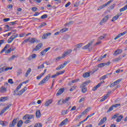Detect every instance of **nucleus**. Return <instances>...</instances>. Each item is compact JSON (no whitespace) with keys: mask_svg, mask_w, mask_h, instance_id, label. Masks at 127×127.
I'll return each mask as SVG.
<instances>
[{"mask_svg":"<svg viewBox=\"0 0 127 127\" xmlns=\"http://www.w3.org/2000/svg\"><path fill=\"white\" fill-rule=\"evenodd\" d=\"M37 55H36V54H33L31 55V56H30L29 58H28V60L29 61H31V60L33 59H35V58L37 57Z\"/></svg>","mask_w":127,"mask_h":127,"instance_id":"4be33fe9","label":"nucleus"},{"mask_svg":"<svg viewBox=\"0 0 127 127\" xmlns=\"http://www.w3.org/2000/svg\"><path fill=\"white\" fill-rule=\"evenodd\" d=\"M120 82H122V79H119L115 81L114 82L111 83L110 84V87H115V86H117V85H119V83H120Z\"/></svg>","mask_w":127,"mask_h":127,"instance_id":"9d476101","label":"nucleus"},{"mask_svg":"<svg viewBox=\"0 0 127 127\" xmlns=\"http://www.w3.org/2000/svg\"><path fill=\"white\" fill-rule=\"evenodd\" d=\"M26 90H27V87H24L22 90L18 91L17 94H15L16 92H14V95L21 96V95H22Z\"/></svg>","mask_w":127,"mask_h":127,"instance_id":"39448f33","label":"nucleus"},{"mask_svg":"<svg viewBox=\"0 0 127 127\" xmlns=\"http://www.w3.org/2000/svg\"><path fill=\"white\" fill-rule=\"evenodd\" d=\"M113 1H114V0H110L108 1L107 3L104 4L98 7V8L97 9V10H101V9H102V8L106 7V6L108 5V4H110V3H111V2H113Z\"/></svg>","mask_w":127,"mask_h":127,"instance_id":"423d86ee","label":"nucleus"},{"mask_svg":"<svg viewBox=\"0 0 127 127\" xmlns=\"http://www.w3.org/2000/svg\"><path fill=\"white\" fill-rule=\"evenodd\" d=\"M18 37V34L16 33H14V35H12L8 40V43H11L13 41L14 39H15L16 37Z\"/></svg>","mask_w":127,"mask_h":127,"instance_id":"20e7f679","label":"nucleus"},{"mask_svg":"<svg viewBox=\"0 0 127 127\" xmlns=\"http://www.w3.org/2000/svg\"><path fill=\"white\" fill-rule=\"evenodd\" d=\"M16 57H18V56H15V55H13L8 59V61H12V60H13L15 58H16Z\"/></svg>","mask_w":127,"mask_h":127,"instance_id":"f704fd0d","label":"nucleus"},{"mask_svg":"<svg viewBox=\"0 0 127 127\" xmlns=\"http://www.w3.org/2000/svg\"><path fill=\"white\" fill-rule=\"evenodd\" d=\"M52 102H53L52 99H50V100H48V101H47L46 102L45 106L46 107H49V105H51V104H52Z\"/></svg>","mask_w":127,"mask_h":127,"instance_id":"cd10ccee","label":"nucleus"},{"mask_svg":"<svg viewBox=\"0 0 127 127\" xmlns=\"http://www.w3.org/2000/svg\"><path fill=\"white\" fill-rule=\"evenodd\" d=\"M125 10H127V8L126 7V6L120 9V12H123V11H125Z\"/></svg>","mask_w":127,"mask_h":127,"instance_id":"8fccbe9b","label":"nucleus"},{"mask_svg":"<svg viewBox=\"0 0 127 127\" xmlns=\"http://www.w3.org/2000/svg\"><path fill=\"white\" fill-rule=\"evenodd\" d=\"M8 83H9L10 84H13V81H12V79H9L8 80Z\"/></svg>","mask_w":127,"mask_h":127,"instance_id":"774afa93","label":"nucleus"},{"mask_svg":"<svg viewBox=\"0 0 127 127\" xmlns=\"http://www.w3.org/2000/svg\"><path fill=\"white\" fill-rule=\"evenodd\" d=\"M42 47H43V44H42V43H40L35 47V48L33 49L32 52L34 51H38V50H40Z\"/></svg>","mask_w":127,"mask_h":127,"instance_id":"7ed1b4c3","label":"nucleus"},{"mask_svg":"<svg viewBox=\"0 0 127 127\" xmlns=\"http://www.w3.org/2000/svg\"><path fill=\"white\" fill-rule=\"evenodd\" d=\"M10 24H12V25H15V24H16V23H17V21H15L14 22H10Z\"/></svg>","mask_w":127,"mask_h":127,"instance_id":"69168bd1","label":"nucleus"},{"mask_svg":"<svg viewBox=\"0 0 127 127\" xmlns=\"http://www.w3.org/2000/svg\"><path fill=\"white\" fill-rule=\"evenodd\" d=\"M127 30L125 31H124L123 33H121L119 34L118 35H117L115 38V40H117V39H119L121 36H124L125 34H127Z\"/></svg>","mask_w":127,"mask_h":127,"instance_id":"f3484780","label":"nucleus"},{"mask_svg":"<svg viewBox=\"0 0 127 127\" xmlns=\"http://www.w3.org/2000/svg\"><path fill=\"white\" fill-rule=\"evenodd\" d=\"M67 123H68V119H65L60 124V127L67 125Z\"/></svg>","mask_w":127,"mask_h":127,"instance_id":"a878e982","label":"nucleus"},{"mask_svg":"<svg viewBox=\"0 0 127 127\" xmlns=\"http://www.w3.org/2000/svg\"><path fill=\"white\" fill-rule=\"evenodd\" d=\"M28 80H27L25 81H23L22 83H20L18 85V86L16 87L15 90H14V93H16V92H18V90L21 88V86L23 85V84H27V82H28Z\"/></svg>","mask_w":127,"mask_h":127,"instance_id":"1a4fd4ad","label":"nucleus"},{"mask_svg":"<svg viewBox=\"0 0 127 127\" xmlns=\"http://www.w3.org/2000/svg\"><path fill=\"white\" fill-rule=\"evenodd\" d=\"M106 78H108V74L103 75L100 78V79L101 80H105Z\"/></svg>","mask_w":127,"mask_h":127,"instance_id":"603ef678","label":"nucleus"},{"mask_svg":"<svg viewBox=\"0 0 127 127\" xmlns=\"http://www.w3.org/2000/svg\"><path fill=\"white\" fill-rule=\"evenodd\" d=\"M18 122V118H16L13 120L11 124H9V127H15V125Z\"/></svg>","mask_w":127,"mask_h":127,"instance_id":"ddd939ff","label":"nucleus"},{"mask_svg":"<svg viewBox=\"0 0 127 127\" xmlns=\"http://www.w3.org/2000/svg\"><path fill=\"white\" fill-rule=\"evenodd\" d=\"M76 87L77 86H72L70 89V92L74 91V90H75Z\"/></svg>","mask_w":127,"mask_h":127,"instance_id":"338daca9","label":"nucleus"},{"mask_svg":"<svg viewBox=\"0 0 127 127\" xmlns=\"http://www.w3.org/2000/svg\"><path fill=\"white\" fill-rule=\"evenodd\" d=\"M35 117V116H34V115L26 114L23 116V120H26L25 122V124H26V125H27V124H29V123L31 122V121L30 120H34Z\"/></svg>","mask_w":127,"mask_h":127,"instance_id":"f257e3e1","label":"nucleus"},{"mask_svg":"<svg viewBox=\"0 0 127 127\" xmlns=\"http://www.w3.org/2000/svg\"><path fill=\"white\" fill-rule=\"evenodd\" d=\"M64 73H65V70L57 72V74H58V76H59V75H62Z\"/></svg>","mask_w":127,"mask_h":127,"instance_id":"a18cd8bd","label":"nucleus"},{"mask_svg":"<svg viewBox=\"0 0 127 127\" xmlns=\"http://www.w3.org/2000/svg\"><path fill=\"white\" fill-rule=\"evenodd\" d=\"M22 70L21 69H19L17 73V76H19V75H21V74H22Z\"/></svg>","mask_w":127,"mask_h":127,"instance_id":"5fc2aeb1","label":"nucleus"},{"mask_svg":"<svg viewBox=\"0 0 127 127\" xmlns=\"http://www.w3.org/2000/svg\"><path fill=\"white\" fill-rule=\"evenodd\" d=\"M69 100H70V97H67V98L63 100L60 99L58 102V105L59 106H60V105H63V104H66V102H68Z\"/></svg>","mask_w":127,"mask_h":127,"instance_id":"0eeeda50","label":"nucleus"},{"mask_svg":"<svg viewBox=\"0 0 127 127\" xmlns=\"http://www.w3.org/2000/svg\"><path fill=\"white\" fill-rule=\"evenodd\" d=\"M73 23H74V21H71L65 24L64 25H65V26H69V25H72V24H73Z\"/></svg>","mask_w":127,"mask_h":127,"instance_id":"79ce46f5","label":"nucleus"},{"mask_svg":"<svg viewBox=\"0 0 127 127\" xmlns=\"http://www.w3.org/2000/svg\"><path fill=\"white\" fill-rule=\"evenodd\" d=\"M0 125L2 126V127H6L7 125H8V123L7 122L0 121Z\"/></svg>","mask_w":127,"mask_h":127,"instance_id":"bb28decb","label":"nucleus"},{"mask_svg":"<svg viewBox=\"0 0 127 127\" xmlns=\"http://www.w3.org/2000/svg\"><path fill=\"white\" fill-rule=\"evenodd\" d=\"M124 118V116L123 115H120V116H118L117 117V119L116 120V121L117 123H120L123 120V118Z\"/></svg>","mask_w":127,"mask_h":127,"instance_id":"c756f323","label":"nucleus"},{"mask_svg":"<svg viewBox=\"0 0 127 127\" xmlns=\"http://www.w3.org/2000/svg\"><path fill=\"white\" fill-rule=\"evenodd\" d=\"M6 92V88H4L3 87H1L0 88V93H5Z\"/></svg>","mask_w":127,"mask_h":127,"instance_id":"473e14b6","label":"nucleus"},{"mask_svg":"<svg viewBox=\"0 0 127 127\" xmlns=\"http://www.w3.org/2000/svg\"><path fill=\"white\" fill-rule=\"evenodd\" d=\"M110 64H111V63L110 62L106 63H101L98 64V67H99V68H102V67H105V66H109Z\"/></svg>","mask_w":127,"mask_h":127,"instance_id":"dca6fc26","label":"nucleus"},{"mask_svg":"<svg viewBox=\"0 0 127 127\" xmlns=\"http://www.w3.org/2000/svg\"><path fill=\"white\" fill-rule=\"evenodd\" d=\"M64 91H65V89L64 88L60 89L57 93V97H58L59 96H60L61 95H62Z\"/></svg>","mask_w":127,"mask_h":127,"instance_id":"aec40b11","label":"nucleus"},{"mask_svg":"<svg viewBox=\"0 0 127 127\" xmlns=\"http://www.w3.org/2000/svg\"><path fill=\"white\" fill-rule=\"evenodd\" d=\"M43 68H44V64H41L37 67V69H42Z\"/></svg>","mask_w":127,"mask_h":127,"instance_id":"864d4df0","label":"nucleus"},{"mask_svg":"<svg viewBox=\"0 0 127 127\" xmlns=\"http://www.w3.org/2000/svg\"><path fill=\"white\" fill-rule=\"evenodd\" d=\"M6 49H7V48L5 46L4 48L1 51L0 54H1V53H3V52H4V51H5V50H6Z\"/></svg>","mask_w":127,"mask_h":127,"instance_id":"052dcab7","label":"nucleus"},{"mask_svg":"<svg viewBox=\"0 0 127 127\" xmlns=\"http://www.w3.org/2000/svg\"><path fill=\"white\" fill-rule=\"evenodd\" d=\"M5 27H7V28H8V30H6L5 31H9V30H10L12 28L9 27V25H5Z\"/></svg>","mask_w":127,"mask_h":127,"instance_id":"e2e57ef3","label":"nucleus"},{"mask_svg":"<svg viewBox=\"0 0 127 127\" xmlns=\"http://www.w3.org/2000/svg\"><path fill=\"white\" fill-rule=\"evenodd\" d=\"M104 83H105V81H102L100 83H98L97 85L93 88L92 91H96V90L99 88L100 86H102V85H103Z\"/></svg>","mask_w":127,"mask_h":127,"instance_id":"6ab92c4d","label":"nucleus"},{"mask_svg":"<svg viewBox=\"0 0 127 127\" xmlns=\"http://www.w3.org/2000/svg\"><path fill=\"white\" fill-rule=\"evenodd\" d=\"M109 17H110V15H107L103 18V20H104L105 22H107V21L109 19Z\"/></svg>","mask_w":127,"mask_h":127,"instance_id":"37998d69","label":"nucleus"},{"mask_svg":"<svg viewBox=\"0 0 127 127\" xmlns=\"http://www.w3.org/2000/svg\"><path fill=\"white\" fill-rule=\"evenodd\" d=\"M51 49V47H48L45 49H44V50H43L41 53V56H44V55L45 54H46V52L49 51V50H50V49Z\"/></svg>","mask_w":127,"mask_h":127,"instance_id":"a211bd4d","label":"nucleus"},{"mask_svg":"<svg viewBox=\"0 0 127 127\" xmlns=\"http://www.w3.org/2000/svg\"><path fill=\"white\" fill-rule=\"evenodd\" d=\"M9 49L10 51V52H11V51H14V50H15V49H16V48L15 47H12L10 48Z\"/></svg>","mask_w":127,"mask_h":127,"instance_id":"6e6d98bb","label":"nucleus"},{"mask_svg":"<svg viewBox=\"0 0 127 127\" xmlns=\"http://www.w3.org/2000/svg\"><path fill=\"white\" fill-rule=\"evenodd\" d=\"M42 39H46L47 38V37L46 36V33L44 34L42 36Z\"/></svg>","mask_w":127,"mask_h":127,"instance_id":"0e129e2a","label":"nucleus"},{"mask_svg":"<svg viewBox=\"0 0 127 127\" xmlns=\"http://www.w3.org/2000/svg\"><path fill=\"white\" fill-rule=\"evenodd\" d=\"M115 6H116V4H113V5H111L108 7V9H109V10H112V9H114V8H115Z\"/></svg>","mask_w":127,"mask_h":127,"instance_id":"a19ab883","label":"nucleus"},{"mask_svg":"<svg viewBox=\"0 0 127 127\" xmlns=\"http://www.w3.org/2000/svg\"><path fill=\"white\" fill-rule=\"evenodd\" d=\"M121 59H122V58H121V57H119L117 58L114 59L113 60V62H118V61H120Z\"/></svg>","mask_w":127,"mask_h":127,"instance_id":"c03bdc74","label":"nucleus"},{"mask_svg":"<svg viewBox=\"0 0 127 127\" xmlns=\"http://www.w3.org/2000/svg\"><path fill=\"white\" fill-rule=\"evenodd\" d=\"M91 45H93V42L89 43L87 45H86V46L83 47L82 48V49H88V48L89 47H90V46H91Z\"/></svg>","mask_w":127,"mask_h":127,"instance_id":"c85d7f7f","label":"nucleus"},{"mask_svg":"<svg viewBox=\"0 0 127 127\" xmlns=\"http://www.w3.org/2000/svg\"><path fill=\"white\" fill-rule=\"evenodd\" d=\"M107 99H108V97L105 95V96L104 98L101 99V100H100V102H104V101H106Z\"/></svg>","mask_w":127,"mask_h":127,"instance_id":"13d9d810","label":"nucleus"},{"mask_svg":"<svg viewBox=\"0 0 127 127\" xmlns=\"http://www.w3.org/2000/svg\"><path fill=\"white\" fill-rule=\"evenodd\" d=\"M41 117V112H40V110H38L36 112V118L37 119H39Z\"/></svg>","mask_w":127,"mask_h":127,"instance_id":"393cba45","label":"nucleus"},{"mask_svg":"<svg viewBox=\"0 0 127 127\" xmlns=\"http://www.w3.org/2000/svg\"><path fill=\"white\" fill-rule=\"evenodd\" d=\"M119 117V114H115L112 117V119H117Z\"/></svg>","mask_w":127,"mask_h":127,"instance_id":"bf43d9fd","label":"nucleus"},{"mask_svg":"<svg viewBox=\"0 0 127 127\" xmlns=\"http://www.w3.org/2000/svg\"><path fill=\"white\" fill-rule=\"evenodd\" d=\"M29 42L30 43H39L40 42V40H38L35 38H29Z\"/></svg>","mask_w":127,"mask_h":127,"instance_id":"4468645a","label":"nucleus"},{"mask_svg":"<svg viewBox=\"0 0 127 127\" xmlns=\"http://www.w3.org/2000/svg\"><path fill=\"white\" fill-rule=\"evenodd\" d=\"M7 97H2L0 99V102H5L6 101V99Z\"/></svg>","mask_w":127,"mask_h":127,"instance_id":"ea45409f","label":"nucleus"},{"mask_svg":"<svg viewBox=\"0 0 127 127\" xmlns=\"http://www.w3.org/2000/svg\"><path fill=\"white\" fill-rule=\"evenodd\" d=\"M23 124V121L22 120H20L18 124H17V127H22V124Z\"/></svg>","mask_w":127,"mask_h":127,"instance_id":"72a5a7b5","label":"nucleus"},{"mask_svg":"<svg viewBox=\"0 0 127 127\" xmlns=\"http://www.w3.org/2000/svg\"><path fill=\"white\" fill-rule=\"evenodd\" d=\"M29 38L26 39L25 40H24L23 41V42H22V44H25V43H27V42H29Z\"/></svg>","mask_w":127,"mask_h":127,"instance_id":"de8ad7c7","label":"nucleus"},{"mask_svg":"<svg viewBox=\"0 0 127 127\" xmlns=\"http://www.w3.org/2000/svg\"><path fill=\"white\" fill-rule=\"evenodd\" d=\"M12 67H7L4 69V71H8V70H12Z\"/></svg>","mask_w":127,"mask_h":127,"instance_id":"680f3d73","label":"nucleus"},{"mask_svg":"<svg viewBox=\"0 0 127 127\" xmlns=\"http://www.w3.org/2000/svg\"><path fill=\"white\" fill-rule=\"evenodd\" d=\"M68 62H64V63L60 64L58 67L56 68V70H61V69H63L64 67L66 66L68 64Z\"/></svg>","mask_w":127,"mask_h":127,"instance_id":"9b49d317","label":"nucleus"},{"mask_svg":"<svg viewBox=\"0 0 127 127\" xmlns=\"http://www.w3.org/2000/svg\"><path fill=\"white\" fill-rule=\"evenodd\" d=\"M34 127H42V124H41L40 123L36 124L34 125Z\"/></svg>","mask_w":127,"mask_h":127,"instance_id":"09e8293b","label":"nucleus"},{"mask_svg":"<svg viewBox=\"0 0 127 127\" xmlns=\"http://www.w3.org/2000/svg\"><path fill=\"white\" fill-rule=\"evenodd\" d=\"M106 35L104 34L103 36H100L98 38V40H103V39H104V38H106Z\"/></svg>","mask_w":127,"mask_h":127,"instance_id":"4c0bfd02","label":"nucleus"},{"mask_svg":"<svg viewBox=\"0 0 127 127\" xmlns=\"http://www.w3.org/2000/svg\"><path fill=\"white\" fill-rule=\"evenodd\" d=\"M91 74L89 72H85L83 74V78H88L90 77Z\"/></svg>","mask_w":127,"mask_h":127,"instance_id":"7c9ffc66","label":"nucleus"},{"mask_svg":"<svg viewBox=\"0 0 127 127\" xmlns=\"http://www.w3.org/2000/svg\"><path fill=\"white\" fill-rule=\"evenodd\" d=\"M30 72H31V68H29L27 71V72L26 73V74H25V77H28V75L30 74Z\"/></svg>","mask_w":127,"mask_h":127,"instance_id":"e433bc0d","label":"nucleus"},{"mask_svg":"<svg viewBox=\"0 0 127 127\" xmlns=\"http://www.w3.org/2000/svg\"><path fill=\"white\" fill-rule=\"evenodd\" d=\"M47 17H48V15L46 14H45L41 17V18L42 19H44V18H47Z\"/></svg>","mask_w":127,"mask_h":127,"instance_id":"49530a36","label":"nucleus"},{"mask_svg":"<svg viewBox=\"0 0 127 127\" xmlns=\"http://www.w3.org/2000/svg\"><path fill=\"white\" fill-rule=\"evenodd\" d=\"M72 49H68L67 50L64 51L62 55V58H65L66 56L67 55H69V54H71L72 53Z\"/></svg>","mask_w":127,"mask_h":127,"instance_id":"6e6552de","label":"nucleus"},{"mask_svg":"<svg viewBox=\"0 0 127 127\" xmlns=\"http://www.w3.org/2000/svg\"><path fill=\"white\" fill-rule=\"evenodd\" d=\"M89 83H90L89 81H85L84 82H83L82 85H83V86H87V85H88V84H89Z\"/></svg>","mask_w":127,"mask_h":127,"instance_id":"4d7b16f0","label":"nucleus"},{"mask_svg":"<svg viewBox=\"0 0 127 127\" xmlns=\"http://www.w3.org/2000/svg\"><path fill=\"white\" fill-rule=\"evenodd\" d=\"M122 53H123V50L118 49L114 52V56H117L119 54H122Z\"/></svg>","mask_w":127,"mask_h":127,"instance_id":"412c9836","label":"nucleus"},{"mask_svg":"<svg viewBox=\"0 0 127 127\" xmlns=\"http://www.w3.org/2000/svg\"><path fill=\"white\" fill-rule=\"evenodd\" d=\"M68 29L67 28H64L60 30V33H64V32H66V31H68Z\"/></svg>","mask_w":127,"mask_h":127,"instance_id":"2f4dec72","label":"nucleus"},{"mask_svg":"<svg viewBox=\"0 0 127 127\" xmlns=\"http://www.w3.org/2000/svg\"><path fill=\"white\" fill-rule=\"evenodd\" d=\"M114 109V106H112L110 107V108L109 109V110L107 111V113H110V112H112V111H113Z\"/></svg>","mask_w":127,"mask_h":127,"instance_id":"3c124183","label":"nucleus"},{"mask_svg":"<svg viewBox=\"0 0 127 127\" xmlns=\"http://www.w3.org/2000/svg\"><path fill=\"white\" fill-rule=\"evenodd\" d=\"M68 112H69V110H63L62 113H61V114L63 115V116H64L65 115H67V114H68Z\"/></svg>","mask_w":127,"mask_h":127,"instance_id":"c9c22d12","label":"nucleus"},{"mask_svg":"<svg viewBox=\"0 0 127 127\" xmlns=\"http://www.w3.org/2000/svg\"><path fill=\"white\" fill-rule=\"evenodd\" d=\"M80 79L77 78L76 79L72 80L70 82V84H74V83H76V82H79Z\"/></svg>","mask_w":127,"mask_h":127,"instance_id":"58836bf2","label":"nucleus"},{"mask_svg":"<svg viewBox=\"0 0 127 127\" xmlns=\"http://www.w3.org/2000/svg\"><path fill=\"white\" fill-rule=\"evenodd\" d=\"M50 77H51V74H49L47 75L46 77H44V78L43 79V80L39 82V85L40 86V85H43V84H45L47 81L50 79Z\"/></svg>","mask_w":127,"mask_h":127,"instance_id":"f03ea898","label":"nucleus"},{"mask_svg":"<svg viewBox=\"0 0 127 127\" xmlns=\"http://www.w3.org/2000/svg\"><path fill=\"white\" fill-rule=\"evenodd\" d=\"M80 88H81V92L83 94H85L87 92V86L84 85V84H81Z\"/></svg>","mask_w":127,"mask_h":127,"instance_id":"2eb2a0df","label":"nucleus"},{"mask_svg":"<svg viewBox=\"0 0 127 127\" xmlns=\"http://www.w3.org/2000/svg\"><path fill=\"white\" fill-rule=\"evenodd\" d=\"M106 121H107V117H104L103 119L101 120V121L99 123L98 126H102V125H103V124H104V123H105Z\"/></svg>","mask_w":127,"mask_h":127,"instance_id":"b1692460","label":"nucleus"},{"mask_svg":"<svg viewBox=\"0 0 127 127\" xmlns=\"http://www.w3.org/2000/svg\"><path fill=\"white\" fill-rule=\"evenodd\" d=\"M12 106V104H9L7 107H5L3 110H1V112L0 113V116H1L4 114V113H5L9 108H10Z\"/></svg>","mask_w":127,"mask_h":127,"instance_id":"f8f14e48","label":"nucleus"},{"mask_svg":"<svg viewBox=\"0 0 127 127\" xmlns=\"http://www.w3.org/2000/svg\"><path fill=\"white\" fill-rule=\"evenodd\" d=\"M122 13L120 14H117L116 15H115L114 17H113L112 19V22L116 21V20H117L118 18H119V17H120L121 15H122Z\"/></svg>","mask_w":127,"mask_h":127,"instance_id":"5701e85b","label":"nucleus"}]
</instances>
